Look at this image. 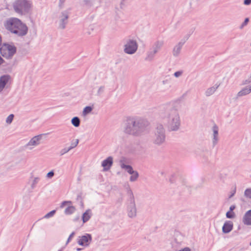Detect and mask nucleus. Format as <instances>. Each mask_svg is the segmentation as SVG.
Returning a JSON list of instances; mask_svg holds the SVG:
<instances>
[{
  "label": "nucleus",
  "mask_w": 251,
  "mask_h": 251,
  "mask_svg": "<svg viewBox=\"0 0 251 251\" xmlns=\"http://www.w3.org/2000/svg\"><path fill=\"white\" fill-rule=\"evenodd\" d=\"M79 216H77L76 217V218H75L74 220V221H79Z\"/></svg>",
  "instance_id": "nucleus-51"
},
{
  "label": "nucleus",
  "mask_w": 251,
  "mask_h": 251,
  "mask_svg": "<svg viewBox=\"0 0 251 251\" xmlns=\"http://www.w3.org/2000/svg\"><path fill=\"white\" fill-rule=\"evenodd\" d=\"M70 151V149L68 147H65L63 149H62L59 151V155L60 156H62L68 152Z\"/></svg>",
  "instance_id": "nucleus-35"
},
{
  "label": "nucleus",
  "mask_w": 251,
  "mask_h": 251,
  "mask_svg": "<svg viewBox=\"0 0 251 251\" xmlns=\"http://www.w3.org/2000/svg\"><path fill=\"white\" fill-rule=\"evenodd\" d=\"M55 213V210H52V211H50V212H49L48 213H47V214H46L44 216V218H49L50 217H51L54 215Z\"/></svg>",
  "instance_id": "nucleus-39"
},
{
  "label": "nucleus",
  "mask_w": 251,
  "mask_h": 251,
  "mask_svg": "<svg viewBox=\"0 0 251 251\" xmlns=\"http://www.w3.org/2000/svg\"><path fill=\"white\" fill-rule=\"evenodd\" d=\"M212 130L213 131V135H219V127L216 124L214 125L212 128Z\"/></svg>",
  "instance_id": "nucleus-32"
},
{
  "label": "nucleus",
  "mask_w": 251,
  "mask_h": 251,
  "mask_svg": "<svg viewBox=\"0 0 251 251\" xmlns=\"http://www.w3.org/2000/svg\"><path fill=\"white\" fill-rule=\"evenodd\" d=\"M235 205H232L229 207V211H233L235 209Z\"/></svg>",
  "instance_id": "nucleus-47"
},
{
  "label": "nucleus",
  "mask_w": 251,
  "mask_h": 251,
  "mask_svg": "<svg viewBox=\"0 0 251 251\" xmlns=\"http://www.w3.org/2000/svg\"><path fill=\"white\" fill-rule=\"evenodd\" d=\"M72 124L76 127L80 126V120L78 117H74L71 120Z\"/></svg>",
  "instance_id": "nucleus-25"
},
{
  "label": "nucleus",
  "mask_w": 251,
  "mask_h": 251,
  "mask_svg": "<svg viewBox=\"0 0 251 251\" xmlns=\"http://www.w3.org/2000/svg\"><path fill=\"white\" fill-rule=\"evenodd\" d=\"M124 47V51L126 53L133 54L137 50L138 44L135 40L128 39L126 41Z\"/></svg>",
  "instance_id": "nucleus-7"
},
{
  "label": "nucleus",
  "mask_w": 251,
  "mask_h": 251,
  "mask_svg": "<svg viewBox=\"0 0 251 251\" xmlns=\"http://www.w3.org/2000/svg\"><path fill=\"white\" fill-rule=\"evenodd\" d=\"M191 34H187L185 35L183 38L179 42L180 43H182L183 45L185 44V43L188 40Z\"/></svg>",
  "instance_id": "nucleus-36"
},
{
  "label": "nucleus",
  "mask_w": 251,
  "mask_h": 251,
  "mask_svg": "<svg viewBox=\"0 0 251 251\" xmlns=\"http://www.w3.org/2000/svg\"><path fill=\"white\" fill-rule=\"evenodd\" d=\"M130 177L129 180L131 182L135 181L139 177V174L137 171H134Z\"/></svg>",
  "instance_id": "nucleus-27"
},
{
  "label": "nucleus",
  "mask_w": 251,
  "mask_h": 251,
  "mask_svg": "<svg viewBox=\"0 0 251 251\" xmlns=\"http://www.w3.org/2000/svg\"><path fill=\"white\" fill-rule=\"evenodd\" d=\"M219 140V135H212V143L213 147H214L218 144Z\"/></svg>",
  "instance_id": "nucleus-28"
},
{
  "label": "nucleus",
  "mask_w": 251,
  "mask_h": 251,
  "mask_svg": "<svg viewBox=\"0 0 251 251\" xmlns=\"http://www.w3.org/2000/svg\"><path fill=\"white\" fill-rule=\"evenodd\" d=\"M248 90H249V92L250 93L251 92V86H250L249 88H248Z\"/></svg>",
  "instance_id": "nucleus-52"
},
{
  "label": "nucleus",
  "mask_w": 251,
  "mask_h": 251,
  "mask_svg": "<svg viewBox=\"0 0 251 251\" xmlns=\"http://www.w3.org/2000/svg\"><path fill=\"white\" fill-rule=\"evenodd\" d=\"M101 0H83L82 3L84 6L87 8L98 7L100 5Z\"/></svg>",
  "instance_id": "nucleus-14"
},
{
  "label": "nucleus",
  "mask_w": 251,
  "mask_h": 251,
  "mask_svg": "<svg viewBox=\"0 0 251 251\" xmlns=\"http://www.w3.org/2000/svg\"><path fill=\"white\" fill-rule=\"evenodd\" d=\"M240 229V226H239L238 227V229L239 230Z\"/></svg>",
  "instance_id": "nucleus-55"
},
{
  "label": "nucleus",
  "mask_w": 251,
  "mask_h": 251,
  "mask_svg": "<svg viewBox=\"0 0 251 251\" xmlns=\"http://www.w3.org/2000/svg\"><path fill=\"white\" fill-rule=\"evenodd\" d=\"M32 178L31 181V183L30 184V187L31 189H34L36 187L37 184L38 183L39 181L40 180V178L39 177H31Z\"/></svg>",
  "instance_id": "nucleus-24"
},
{
  "label": "nucleus",
  "mask_w": 251,
  "mask_h": 251,
  "mask_svg": "<svg viewBox=\"0 0 251 251\" xmlns=\"http://www.w3.org/2000/svg\"><path fill=\"white\" fill-rule=\"evenodd\" d=\"M75 234V232H72V233L70 235V236H69V237L67 240L66 245H67L70 242V241L71 240L72 238L74 237Z\"/></svg>",
  "instance_id": "nucleus-42"
},
{
  "label": "nucleus",
  "mask_w": 251,
  "mask_h": 251,
  "mask_svg": "<svg viewBox=\"0 0 251 251\" xmlns=\"http://www.w3.org/2000/svg\"><path fill=\"white\" fill-rule=\"evenodd\" d=\"M28 30V28L26 25L20 20L12 31V33L18 37H23L27 34Z\"/></svg>",
  "instance_id": "nucleus-8"
},
{
  "label": "nucleus",
  "mask_w": 251,
  "mask_h": 251,
  "mask_svg": "<svg viewBox=\"0 0 251 251\" xmlns=\"http://www.w3.org/2000/svg\"><path fill=\"white\" fill-rule=\"evenodd\" d=\"M183 46L182 43L179 42L174 46L172 50V54L174 57H176L179 55Z\"/></svg>",
  "instance_id": "nucleus-18"
},
{
  "label": "nucleus",
  "mask_w": 251,
  "mask_h": 251,
  "mask_svg": "<svg viewBox=\"0 0 251 251\" xmlns=\"http://www.w3.org/2000/svg\"><path fill=\"white\" fill-rule=\"evenodd\" d=\"M105 91V86H100L97 92V95L98 96H101L104 92Z\"/></svg>",
  "instance_id": "nucleus-31"
},
{
  "label": "nucleus",
  "mask_w": 251,
  "mask_h": 251,
  "mask_svg": "<svg viewBox=\"0 0 251 251\" xmlns=\"http://www.w3.org/2000/svg\"><path fill=\"white\" fill-rule=\"evenodd\" d=\"M79 140L77 139L72 141L71 142L70 146L68 147L70 149V151L73 149L74 148H75L77 146Z\"/></svg>",
  "instance_id": "nucleus-30"
},
{
  "label": "nucleus",
  "mask_w": 251,
  "mask_h": 251,
  "mask_svg": "<svg viewBox=\"0 0 251 251\" xmlns=\"http://www.w3.org/2000/svg\"><path fill=\"white\" fill-rule=\"evenodd\" d=\"M164 44V41L162 40H157L155 41L152 45L150 50L148 51L145 60L148 61H152L155 54L161 50Z\"/></svg>",
  "instance_id": "nucleus-6"
},
{
  "label": "nucleus",
  "mask_w": 251,
  "mask_h": 251,
  "mask_svg": "<svg viewBox=\"0 0 251 251\" xmlns=\"http://www.w3.org/2000/svg\"><path fill=\"white\" fill-rule=\"evenodd\" d=\"M250 245L251 246V242H250Z\"/></svg>",
  "instance_id": "nucleus-59"
},
{
  "label": "nucleus",
  "mask_w": 251,
  "mask_h": 251,
  "mask_svg": "<svg viewBox=\"0 0 251 251\" xmlns=\"http://www.w3.org/2000/svg\"><path fill=\"white\" fill-rule=\"evenodd\" d=\"M249 22V18H246L244 22L240 25L239 28L240 29H242L244 28V26H246L247 25V24H248Z\"/></svg>",
  "instance_id": "nucleus-38"
},
{
  "label": "nucleus",
  "mask_w": 251,
  "mask_h": 251,
  "mask_svg": "<svg viewBox=\"0 0 251 251\" xmlns=\"http://www.w3.org/2000/svg\"><path fill=\"white\" fill-rule=\"evenodd\" d=\"M14 115L13 114L9 115L6 119V122L8 124H10L13 120Z\"/></svg>",
  "instance_id": "nucleus-37"
},
{
  "label": "nucleus",
  "mask_w": 251,
  "mask_h": 251,
  "mask_svg": "<svg viewBox=\"0 0 251 251\" xmlns=\"http://www.w3.org/2000/svg\"><path fill=\"white\" fill-rule=\"evenodd\" d=\"M244 196L247 198L251 199V188H247L245 190Z\"/></svg>",
  "instance_id": "nucleus-33"
},
{
  "label": "nucleus",
  "mask_w": 251,
  "mask_h": 251,
  "mask_svg": "<svg viewBox=\"0 0 251 251\" xmlns=\"http://www.w3.org/2000/svg\"><path fill=\"white\" fill-rule=\"evenodd\" d=\"M243 223L247 226H251V210H248L243 218Z\"/></svg>",
  "instance_id": "nucleus-19"
},
{
  "label": "nucleus",
  "mask_w": 251,
  "mask_h": 251,
  "mask_svg": "<svg viewBox=\"0 0 251 251\" xmlns=\"http://www.w3.org/2000/svg\"><path fill=\"white\" fill-rule=\"evenodd\" d=\"M219 85H215L214 86L208 88L205 92V95L207 97H209L213 95L216 90L218 89Z\"/></svg>",
  "instance_id": "nucleus-22"
},
{
  "label": "nucleus",
  "mask_w": 251,
  "mask_h": 251,
  "mask_svg": "<svg viewBox=\"0 0 251 251\" xmlns=\"http://www.w3.org/2000/svg\"><path fill=\"white\" fill-rule=\"evenodd\" d=\"M233 227V222L231 221H226L222 227V231L224 233H228L232 230Z\"/></svg>",
  "instance_id": "nucleus-17"
},
{
  "label": "nucleus",
  "mask_w": 251,
  "mask_h": 251,
  "mask_svg": "<svg viewBox=\"0 0 251 251\" xmlns=\"http://www.w3.org/2000/svg\"><path fill=\"white\" fill-rule=\"evenodd\" d=\"M69 17V12L68 10H64L61 12L59 16V29H64L66 28V25L68 23Z\"/></svg>",
  "instance_id": "nucleus-9"
},
{
  "label": "nucleus",
  "mask_w": 251,
  "mask_h": 251,
  "mask_svg": "<svg viewBox=\"0 0 251 251\" xmlns=\"http://www.w3.org/2000/svg\"><path fill=\"white\" fill-rule=\"evenodd\" d=\"M235 193V190H234L233 192L231 193V194L230 195V196L229 197V198H231V197H232L234 194Z\"/></svg>",
  "instance_id": "nucleus-50"
},
{
  "label": "nucleus",
  "mask_w": 251,
  "mask_h": 251,
  "mask_svg": "<svg viewBox=\"0 0 251 251\" xmlns=\"http://www.w3.org/2000/svg\"><path fill=\"white\" fill-rule=\"evenodd\" d=\"M62 250H63V249H61V250H59V251H62Z\"/></svg>",
  "instance_id": "nucleus-57"
},
{
  "label": "nucleus",
  "mask_w": 251,
  "mask_h": 251,
  "mask_svg": "<svg viewBox=\"0 0 251 251\" xmlns=\"http://www.w3.org/2000/svg\"><path fill=\"white\" fill-rule=\"evenodd\" d=\"M149 122L145 119L137 116L126 118L123 126L125 134L134 136H140L146 131Z\"/></svg>",
  "instance_id": "nucleus-2"
},
{
  "label": "nucleus",
  "mask_w": 251,
  "mask_h": 251,
  "mask_svg": "<svg viewBox=\"0 0 251 251\" xmlns=\"http://www.w3.org/2000/svg\"><path fill=\"white\" fill-rule=\"evenodd\" d=\"M82 249L81 248H77L76 249V251H81Z\"/></svg>",
  "instance_id": "nucleus-53"
},
{
  "label": "nucleus",
  "mask_w": 251,
  "mask_h": 251,
  "mask_svg": "<svg viewBox=\"0 0 251 251\" xmlns=\"http://www.w3.org/2000/svg\"><path fill=\"white\" fill-rule=\"evenodd\" d=\"M169 82V81L168 79L163 80L162 82V84L163 85L167 84Z\"/></svg>",
  "instance_id": "nucleus-49"
},
{
  "label": "nucleus",
  "mask_w": 251,
  "mask_h": 251,
  "mask_svg": "<svg viewBox=\"0 0 251 251\" xmlns=\"http://www.w3.org/2000/svg\"><path fill=\"white\" fill-rule=\"evenodd\" d=\"M79 199H81V196H77V200H78Z\"/></svg>",
  "instance_id": "nucleus-54"
},
{
  "label": "nucleus",
  "mask_w": 251,
  "mask_h": 251,
  "mask_svg": "<svg viewBox=\"0 0 251 251\" xmlns=\"http://www.w3.org/2000/svg\"><path fill=\"white\" fill-rule=\"evenodd\" d=\"M179 251H191V250L189 248L186 247Z\"/></svg>",
  "instance_id": "nucleus-48"
},
{
  "label": "nucleus",
  "mask_w": 251,
  "mask_h": 251,
  "mask_svg": "<svg viewBox=\"0 0 251 251\" xmlns=\"http://www.w3.org/2000/svg\"><path fill=\"white\" fill-rule=\"evenodd\" d=\"M20 20L17 18H10L4 22L3 25L6 29L12 33V31H13Z\"/></svg>",
  "instance_id": "nucleus-11"
},
{
  "label": "nucleus",
  "mask_w": 251,
  "mask_h": 251,
  "mask_svg": "<svg viewBox=\"0 0 251 251\" xmlns=\"http://www.w3.org/2000/svg\"><path fill=\"white\" fill-rule=\"evenodd\" d=\"M234 232L237 233V234L238 233V232L236 231H234Z\"/></svg>",
  "instance_id": "nucleus-56"
},
{
  "label": "nucleus",
  "mask_w": 251,
  "mask_h": 251,
  "mask_svg": "<svg viewBox=\"0 0 251 251\" xmlns=\"http://www.w3.org/2000/svg\"><path fill=\"white\" fill-rule=\"evenodd\" d=\"M93 107L90 106H86L83 110V115L85 116L90 113L92 111Z\"/></svg>",
  "instance_id": "nucleus-29"
},
{
  "label": "nucleus",
  "mask_w": 251,
  "mask_h": 251,
  "mask_svg": "<svg viewBox=\"0 0 251 251\" xmlns=\"http://www.w3.org/2000/svg\"><path fill=\"white\" fill-rule=\"evenodd\" d=\"M113 163V159L112 156H109L104 159L101 163V166L103 167V170L107 171L110 169Z\"/></svg>",
  "instance_id": "nucleus-15"
},
{
  "label": "nucleus",
  "mask_w": 251,
  "mask_h": 251,
  "mask_svg": "<svg viewBox=\"0 0 251 251\" xmlns=\"http://www.w3.org/2000/svg\"><path fill=\"white\" fill-rule=\"evenodd\" d=\"M7 50L0 49V52L1 55L7 58H11L16 52V48L14 45H5Z\"/></svg>",
  "instance_id": "nucleus-10"
},
{
  "label": "nucleus",
  "mask_w": 251,
  "mask_h": 251,
  "mask_svg": "<svg viewBox=\"0 0 251 251\" xmlns=\"http://www.w3.org/2000/svg\"><path fill=\"white\" fill-rule=\"evenodd\" d=\"M29 150H31V149H32V148H29Z\"/></svg>",
  "instance_id": "nucleus-58"
},
{
  "label": "nucleus",
  "mask_w": 251,
  "mask_h": 251,
  "mask_svg": "<svg viewBox=\"0 0 251 251\" xmlns=\"http://www.w3.org/2000/svg\"><path fill=\"white\" fill-rule=\"evenodd\" d=\"M54 175V172L53 170H51L46 175V177L48 178H51Z\"/></svg>",
  "instance_id": "nucleus-40"
},
{
  "label": "nucleus",
  "mask_w": 251,
  "mask_h": 251,
  "mask_svg": "<svg viewBox=\"0 0 251 251\" xmlns=\"http://www.w3.org/2000/svg\"><path fill=\"white\" fill-rule=\"evenodd\" d=\"M226 217L228 219H233L235 217V214L234 212L229 210L226 213Z\"/></svg>",
  "instance_id": "nucleus-34"
},
{
  "label": "nucleus",
  "mask_w": 251,
  "mask_h": 251,
  "mask_svg": "<svg viewBox=\"0 0 251 251\" xmlns=\"http://www.w3.org/2000/svg\"><path fill=\"white\" fill-rule=\"evenodd\" d=\"M92 215V211L90 209H87L83 214L82 216V220L83 224L89 220Z\"/></svg>",
  "instance_id": "nucleus-21"
},
{
  "label": "nucleus",
  "mask_w": 251,
  "mask_h": 251,
  "mask_svg": "<svg viewBox=\"0 0 251 251\" xmlns=\"http://www.w3.org/2000/svg\"><path fill=\"white\" fill-rule=\"evenodd\" d=\"M166 141L165 129L162 124H157L152 137V143L157 146L164 144Z\"/></svg>",
  "instance_id": "nucleus-4"
},
{
  "label": "nucleus",
  "mask_w": 251,
  "mask_h": 251,
  "mask_svg": "<svg viewBox=\"0 0 251 251\" xmlns=\"http://www.w3.org/2000/svg\"><path fill=\"white\" fill-rule=\"evenodd\" d=\"M127 194L129 197L128 204L127 206V215L129 218H133L137 215V208L133 194L128 185L127 188Z\"/></svg>",
  "instance_id": "nucleus-5"
},
{
  "label": "nucleus",
  "mask_w": 251,
  "mask_h": 251,
  "mask_svg": "<svg viewBox=\"0 0 251 251\" xmlns=\"http://www.w3.org/2000/svg\"><path fill=\"white\" fill-rule=\"evenodd\" d=\"M161 118L167 120L166 126L169 131H177L180 126L181 121L177 110L170 104L163 106L160 110Z\"/></svg>",
  "instance_id": "nucleus-1"
},
{
  "label": "nucleus",
  "mask_w": 251,
  "mask_h": 251,
  "mask_svg": "<svg viewBox=\"0 0 251 251\" xmlns=\"http://www.w3.org/2000/svg\"><path fill=\"white\" fill-rule=\"evenodd\" d=\"M42 135H39L33 137L31 138L28 143L25 145L26 148H28L29 146H36L40 144V141L42 138Z\"/></svg>",
  "instance_id": "nucleus-16"
},
{
  "label": "nucleus",
  "mask_w": 251,
  "mask_h": 251,
  "mask_svg": "<svg viewBox=\"0 0 251 251\" xmlns=\"http://www.w3.org/2000/svg\"><path fill=\"white\" fill-rule=\"evenodd\" d=\"M66 0H59L58 7L60 9H62L64 6V3Z\"/></svg>",
  "instance_id": "nucleus-43"
},
{
  "label": "nucleus",
  "mask_w": 251,
  "mask_h": 251,
  "mask_svg": "<svg viewBox=\"0 0 251 251\" xmlns=\"http://www.w3.org/2000/svg\"><path fill=\"white\" fill-rule=\"evenodd\" d=\"M72 203V202L71 201H64L62 202L60 207L63 208L66 203Z\"/></svg>",
  "instance_id": "nucleus-46"
},
{
  "label": "nucleus",
  "mask_w": 251,
  "mask_h": 251,
  "mask_svg": "<svg viewBox=\"0 0 251 251\" xmlns=\"http://www.w3.org/2000/svg\"><path fill=\"white\" fill-rule=\"evenodd\" d=\"M120 166L122 169H125L128 173L129 174H132L134 173L135 171L133 170V168L131 166L129 165H126L124 161L120 160Z\"/></svg>",
  "instance_id": "nucleus-20"
},
{
  "label": "nucleus",
  "mask_w": 251,
  "mask_h": 251,
  "mask_svg": "<svg viewBox=\"0 0 251 251\" xmlns=\"http://www.w3.org/2000/svg\"><path fill=\"white\" fill-rule=\"evenodd\" d=\"M183 71L181 70V71H177L176 72H175L174 74V75L176 77H180V76L182 75L183 74Z\"/></svg>",
  "instance_id": "nucleus-41"
},
{
  "label": "nucleus",
  "mask_w": 251,
  "mask_h": 251,
  "mask_svg": "<svg viewBox=\"0 0 251 251\" xmlns=\"http://www.w3.org/2000/svg\"><path fill=\"white\" fill-rule=\"evenodd\" d=\"M243 3L245 5H249L251 4V0H244Z\"/></svg>",
  "instance_id": "nucleus-45"
},
{
  "label": "nucleus",
  "mask_w": 251,
  "mask_h": 251,
  "mask_svg": "<svg viewBox=\"0 0 251 251\" xmlns=\"http://www.w3.org/2000/svg\"><path fill=\"white\" fill-rule=\"evenodd\" d=\"M32 3L29 0H16L13 4L15 12L19 15H26L30 11Z\"/></svg>",
  "instance_id": "nucleus-3"
},
{
  "label": "nucleus",
  "mask_w": 251,
  "mask_h": 251,
  "mask_svg": "<svg viewBox=\"0 0 251 251\" xmlns=\"http://www.w3.org/2000/svg\"><path fill=\"white\" fill-rule=\"evenodd\" d=\"M249 90H248V87H245L243 88L241 90L238 92L236 95V99H238L239 97H241L244 96H246L248 94H249Z\"/></svg>",
  "instance_id": "nucleus-23"
},
{
  "label": "nucleus",
  "mask_w": 251,
  "mask_h": 251,
  "mask_svg": "<svg viewBox=\"0 0 251 251\" xmlns=\"http://www.w3.org/2000/svg\"><path fill=\"white\" fill-rule=\"evenodd\" d=\"M92 241V236L91 234L86 233L78 237L77 243L80 246L87 247L90 245Z\"/></svg>",
  "instance_id": "nucleus-12"
},
{
  "label": "nucleus",
  "mask_w": 251,
  "mask_h": 251,
  "mask_svg": "<svg viewBox=\"0 0 251 251\" xmlns=\"http://www.w3.org/2000/svg\"><path fill=\"white\" fill-rule=\"evenodd\" d=\"M75 210V208L73 206H70L67 207L65 210V213L67 215H70L73 213Z\"/></svg>",
  "instance_id": "nucleus-26"
},
{
  "label": "nucleus",
  "mask_w": 251,
  "mask_h": 251,
  "mask_svg": "<svg viewBox=\"0 0 251 251\" xmlns=\"http://www.w3.org/2000/svg\"><path fill=\"white\" fill-rule=\"evenodd\" d=\"M251 76H250V77L248 79L244 80L243 82V84L246 85V84H249V83H251Z\"/></svg>",
  "instance_id": "nucleus-44"
},
{
  "label": "nucleus",
  "mask_w": 251,
  "mask_h": 251,
  "mask_svg": "<svg viewBox=\"0 0 251 251\" xmlns=\"http://www.w3.org/2000/svg\"><path fill=\"white\" fill-rule=\"evenodd\" d=\"M10 79L11 76L9 75H4L0 77V93L3 90Z\"/></svg>",
  "instance_id": "nucleus-13"
}]
</instances>
